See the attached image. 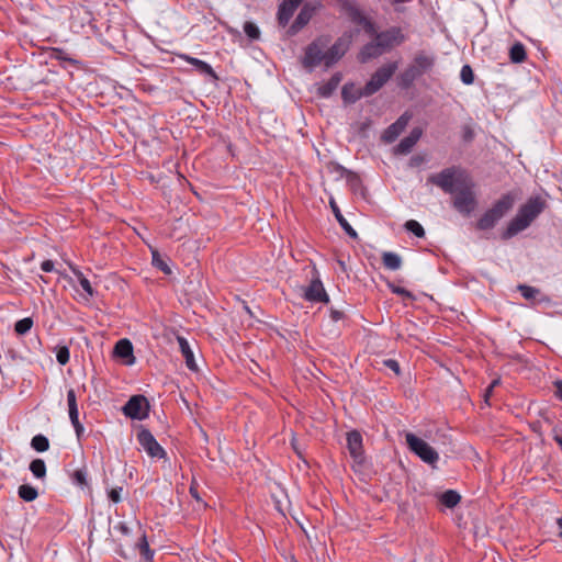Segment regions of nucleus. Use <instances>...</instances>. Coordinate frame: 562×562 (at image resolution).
<instances>
[{
  "label": "nucleus",
  "mask_w": 562,
  "mask_h": 562,
  "mask_svg": "<svg viewBox=\"0 0 562 562\" xmlns=\"http://www.w3.org/2000/svg\"><path fill=\"white\" fill-rule=\"evenodd\" d=\"M70 352L67 346H59L56 350V359L57 362L61 366H65L69 362Z\"/></svg>",
  "instance_id": "38"
},
{
  "label": "nucleus",
  "mask_w": 562,
  "mask_h": 562,
  "mask_svg": "<svg viewBox=\"0 0 562 562\" xmlns=\"http://www.w3.org/2000/svg\"><path fill=\"white\" fill-rule=\"evenodd\" d=\"M427 181L453 195V207L461 214L470 215L476 207L474 182L469 173L460 167H449L432 173Z\"/></svg>",
  "instance_id": "1"
},
{
  "label": "nucleus",
  "mask_w": 562,
  "mask_h": 562,
  "mask_svg": "<svg viewBox=\"0 0 562 562\" xmlns=\"http://www.w3.org/2000/svg\"><path fill=\"white\" fill-rule=\"evenodd\" d=\"M122 411L125 416L142 420L148 416L149 403L144 395H133L123 406Z\"/></svg>",
  "instance_id": "8"
},
{
  "label": "nucleus",
  "mask_w": 562,
  "mask_h": 562,
  "mask_svg": "<svg viewBox=\"0 0 562 562\" xmlns=\"http://www.w3.org/2000/svg\"><path fill=\"white\" fill-rule=\"evenodd\" d=\"M72 480L77 485H87L86 472L83 470H76L72 474Z\"/></svg>",
  "instance_id": "44"
},
{
  "label": "nucleus",
  "mask_w": 562,
  "mask_h": 562,
  "mask_svg": "<svg viewBox=\"0 0 562 562\" xmlns=\"http://www.w3.org/2000/svg\"><path fill=\"white\" fill-rule=\"evenodd\" d=\"M347 447L350 456L358 462L363 458L362 436L359 431L352 430L347 434Z\"/></svg>",
  "instance_id": "12"
},
{
  "label": "nucleus",
  "mask_w": 562,
  "mask_h": 562,
  "mask_svg": "<svg viewBox=\"0 0 562 562\" xmlns=\"http://www.w3.org/2000/svg\"><path fill=\"white\" fill-rule=\"evenodd\" d=\"M422 160H423V159H422V158H418V157H414V158H412V162H413L414 165H418L419 162H422Z\"/></svg>",
  "instance_id": "59"
},
{
  "label": "nucleus",
  "mask_w": 562,
  "mask_h": 562,
  "mask_svg": "<svg viewBox=\"0 0 562 562\" xmlns=\"http://www.w3.org/2000/svg\"><path fill=\"white\" fill-rule=\"evenodd\" d=\"M71 424H72V426H74V428L76 430L77 436L80 437L81 432L83 431V427L80 424L79 418H77V423L76 422H71Z\"/></svg>",
  "instance_id": "52"
},
{
  "label": "nucleus",
  "mask_w": 562,
  "mask_h": 562,
  "mask_svg": "<svg viewBox=\"0 0 562 562\" xmlns=\"http://www.w3.org/2000/svg\"><path fill=\"white\" fill-rule=\"evenodd\" d=\"M330 317L334 322H338L344 318V313L337 310H331Z\"/></svg>",
  "instance_id": "51"
},
{
  "label": "nucleus",
  "mask_w": 562,
  "mask_h": 562,
  "mask_svg": "<svg viewBox=\"0 0 562 562\" xmlns=\"http://www.w3.org/2000/svg\"><path fill=\"white\" fill-rule=\"evenodd\" d=\"M398 68L397 61H393L380 67L367 82L364 88V97H369L379 91L387 80L394 75Z\"/></svg>",
  "instance_id": "6"
},
{
  "label": "nucleus",
  "mask_w": 562,
  "mask_h": 562,
  "mask_svg": "<svg viewBox=\"0 0 562 562\" xmlns=\"http://www.w3.org/2000/svg\"><path fill=\"white\" fill-rule=\"evenodd\" d=\"M405 440L409 450L418 456L424 462L430 465H434L438 462V452L425 440L418 438L412 432L406 434Z\"/></svg>",
  "instance_id": "5"
},
{
  "label": "nucleus",
  "mask_w": 562,
  "mask_h": 562,
  "mask_svg": "<svg viewBox=\"0 0 562 562\" xmlns=\"http://www.w3.org/2000/svg\"><path fill=\"white\" fill-rule=\"evenodd\" d=\"M405 228L413 233L416 237H424L425 236V229L423 226L415 220H409L405 223Z\"/></svg>",
  "instance_id": "37"
},
{
  "label": "nucleus",
  "mask_w": 562,
  "mask_h": 562,
  "mask_svg": "<svg viewBox=\"0 0 562 562\" xmlns=\"http://www.w3.org/2000/svg\"><path fill=\"white\" fill-rule=\"evenodd\" d=\"M435 64L434 57L424 52L416 54L413 64L411 65L422 76L424 72L430 70Z\"/></svg>",
  "instance_id": "17"
},
{
  "label": "nucleus",
  "mask_w": 562,
  "mask_h": 562,
  "mask_svg": "<svg viewBox=\"0 0 562 562\" xmlns=\"http://www.w3.org/2000/svg\"><path fill=\"white\" fill-rule=\"evenodd\" d=\"M18 494L20 498L25 502H33L38 496L37 490L29 484L21 485L18 490Z\"/></svg>",
  "instance_id": "29"
},
{
  "label": "nucleus",
  "mask_w": 562,
  "mask_h": 562,
  "mask_svg": "<svg viewBox=\"0 0 562 562\" xmlns=\"http://www.w3.org/2000/svg\"><path fill=\"white\" fill-rule=\"evenodd\" d=\"M67 404H68V413L70 422H76L77 418H79V412H78V405H77V397L75 390L70 389L67 392Z\"/></svg>",
  "instance_id": "24"
},
{
  "label": "nucleus",
  "mask_w": 562,
  "mask_h": 562,
  "mask_svg": "<svg viewBox=\"0 0 562 562\" xmlns=\"http://www.w3.org/2000/svg\"><path fill=\"white\" fill-rule=\"evenodd\" d=\"M408 116L405 114L400 116L396 122L391 124L383 133L382 138L386 143L394 142L398 135L405 130L408 123Z\"/></svg>",
  "instance_id": "15"
},
{
  "label": "nucleus",
  "mask_w": 562,
  "mask_h": 562,
  "mask_svg": "<svg viewBox=\"0 0 562 562\" xmlns=\"http://www.w3.org/2000/svg\"><path fill=\"white\" fill-rule=\"evenodd\" d=\"M350 16L351 20L359 25H363L364 22L368 20V18L358 9L351 10Z\"/></svg>",
  "instance_id": "43"
},
{
  "label": "nucleus",
  "mask_w": 562,
  "mask_h": 562,
  "mask_svg": "<svg viewBox=\"0 0 562 562\" xmlns=\"http://www.w3.org/2000/svg\"><path fill=\"white\" fill-rule=\"evenodd\" d=\"M544 202L539 199H530L524 204L516 216L508 223L506 229L502 234L503 239H509L518 233L526 229L531 222L542 212Z\"/></svg>",
  "instance_id": "2"
},
{
  "label": "nucleus",
  "mask_w": 562,
  "mask_h": 562,
  "mask_svg": "<svg viewBox=\"0 0 562 562\" xmlns=\"http://www.w3.org/2000/svg\"><path fill=\"white\" fill-rule=\"evenodd\" d=\"M405 40L401 29L393 27L387 31L375 34V41L383 50L392 48L394 45L403 43Z\"/></svg>",
  "instance_id": "11"
},
{
  "label": "nucleus",
  "mask_w": 562,
  "mask_h": 562,
  "mask_svg": "<svg viewBox=\"0 0 562 562\" xmlns=\"http://www.w3.org/2000/svg\"><path fill=\"white\" fill-rule=\"evenodd\" d=\"M33 326V321L32 318L30 317H25V318H22L20 321H18L14 325V330L16 331V334L19 335H24L26 334L27 331H30V329L32 328Z\"/></svg>",
  "instance_id": "36"
},
{
  "label": "nucleus",
  "mask_w": 562,
  "mask_h": 562,
  "mask_svg": "<svg viewBox=\"0 0 562 562\" xmlns=\"http://www.w3.org/2000/svg\"><path fill=\"white\" fill-rule=\"evenodd\" d=\"M518 290L526 300H533L539 294V290L529 285H519Z\"/></svg>",
  "instance_id": "41"
},
{
  "label": "nucleus",
  "mask_w": 562,
  "mask_h": 562,
  "mask_svg": "<svg viewBox=\"0 0 562 562\" xmlns=\"http://www.w3.org/2000/svg\"><path fill=\"white\" fill-rule=\"evenodd\" d=\"M123 488L122 487H115V488H112L110 492H109V498L113 502V503H119L121 502V493H122Z\"/></svg>",
  "instance_id": "46"
},
{
  "label": "nucleus",
  "mask_w": 562,
  "mask_h": 562,
  "mask_svg": "<svg viewBox=\"0 0 562 562\" xmlns=\"http://www.w3.org/2000/svg\"><path fill=\"white\" fill-rule=\"evenodd\" d=\"M329 204H330V207L333 210V213L335 214V217L336 220L338 221V223L340 224V226L342 227V229L346 232V234L353 238V239H357L358 238V234L357 232L352 228V226L348 223V221L344 217V215L341 214L338 205L336 204V202L331 199L329 201Z\"/></svg>",
  "instance_id": "21"
},
{
  "label": "nucleus",
  "mask_w": 562,
  "mask_h": 562,
  "mask_svg": "<svg viewBox=\"0 0 562 562\" xmlns=\"http://www.w3.org/2000/svg\"><path fill=\"white\" fill-rule=\"evenodd\" d=\"M553 439H554V441L559 445V447L562 450V436L559 435V434H554Z\"/></svg>",
  "instance_id": "55"
},
{
  "label": "nucleus",
  "mask_w": 562,
  "mask_h": 562,
  "mask_svg": "<svg viewBox=\"0 0 562 562\" xmlns=\"http://www.w3.org/2000/svg\"><path fill=\"white\" fill-rule=\"evenodd\" d=\"M364 95V88H357L355 85H345L341 97L346 103H355Z\"/></svg>",
  "instance_id": "22"
},
{
  "label": "nucleus",
  "mask_w": 562,
  "mask_h": 562,
  "mask_svg": "<svg viewBox=\"0 0 562 562\" xmlns=\"http://www.w3.org/2000/svg\"><path fill=\"white\" fill-rule=\"evenodd\" d=\"M114 352L121 358H127L133 355L132 342L127 339H121L115 344Z\"/></svg>",
  "instance_id": "28"
},
{
  "label": "nucleus",
  "mask_w": 562,
  "mask_h": 562,
  "mask_svg": "<svg viewBox=\"0 0 562 562\" xmlns=\"http://www.w3.org/2000/svg\"><path fill=\"white\" fill-rule=\"evenodd\" d=\"M461 81L464 85H472L474 81V74L470 65H464L460 71Z\"/></svg>",
  "instance_id": "40"
},
{
  "label": "nucleus",
  "mask_w": 562,
  "mask_h": 562,
  "mask_svg": "<svg viewBox=\"0 0 562 562\" xmlns=\"http://www.w3.org/2000/svg\"><path fill=\"white\" fill-rule=\"evenodd\" d=\"M302 1L303 0H283L278 10V21L281 26H285L289 23L294 11Z\"/></svg>",
  "instance_id": "14"
},
{
  "label": "nucleus",
  "mask_w": 562,
  "mask_h": 562,
  "mask_svg": "<svg viewBox=\"0 0 562 562\" xmlns=\"http://www.w3.org/2000/svg\"><path fill=\"white\" fill-rule=\"evenodd\" d=\"M178 57L180 59L189 63L190 65H192L199 74L204 75V76H209L214 81L218 80V77H217L216 72L214 71L212 66L209 65L207 63H205V61H203L201 59H198L195 57H192V56H190L188 54H178Z\"/></svg>",
  "instance_id": "13"
},
{
  "label": "nucleus",
  "mask_w": 562,
  "mask_h": 562,
  "mask_svg": "<svg viewBox=\"0 0 562 562\" xmlns=\"http://www.w3.org/2000/svg\"><path fill=\"white\" fill-rule=\"evenodd\" d=\"M52 57L59 61H66L74 66H78L79 61L72 57L69 56V54L64 50L63 48L55 47L52 49Z\"/></svg>",
  "instance_id": "31"
},
{
  "label": "nucleus",
  "mask_w": 562,
  "mask_h": 562,
  "mask_svg": "<svg viewBox=\"0 0 562 562\" xmlns=\"http://www.w3.org/2000/svg\"><path fill=\"white\" fill-rule=\"evenodd\" d=\"M499 384V379H495L492 381V383L490 384L491 389H494L495 386H497Z\"/></svg>",
  "instance_id": "58"
},
{
  "label": "nucleus",
  "mask_w": 562,
  "mask_h": 562,
  "mask_svg": "<svg viewBox=\"0 0 562 562\" xmlns=\"http://www.w3.org/2000/svg\"><path fill=\"white\" fill-rule=\"evenodd\" d=\"M151 262H153V266L156 267L157 269L161 270L165 274H170L171 273V269L170 267L168 266V263L160 257L159 252L157 250H153L151 251Z\"/></svg>",
  "instance_id": "35"
},
{
  "label": "nucleus",
  "mask_w": 562,
  "mask_h": 562,
  "mask_svg": "<svg viewBox=\"0 0 562 562\" xmlns=\"http://www.w3.org/2000/svg\"><path fill=\"white\" fill-rule=\"evenodd\" d=\"M31 447L37 452H45L49 448V441L44 435H36L31 440Z\"/></svg>",
  "instance_id": "32"
},
{
  "label": "nucleus",
  "mask_w": 562,
  "mask_h": 562,
  "mask_svg": "<svg viewBox=\"0 0 562 562\" xmlns=\"http://www.w3.org/2000/svg\"><path fill=\"white\" fill-rule=\"evenodd\" d=\"M137 440L142 448L147 452L151 458H165L166 451L155 439L153 434L148 429H142L137 434Z\"/></svg>",
  "instance_id": "10"
},
{
  "label": "nucleus",
  "mask_w": 562,
  "mask_h": 562,
  "mask_svg": "<svg viewBox=\"0 0 562 562\" xmlns=\"http://www.w3.org/2000/svg\"><path fill=\"white\" fill-rule=\"evenodd\" d=\"M557 524L559 527V536L562 538V517L558 518Z\"/></svg>",
  "instance_id": "57"
},
{
  "label": "nucleus",
  "mask_w": 562,
  "mask_h": 562,
  "mask_svg": "<svg viewBox=\"0 0 562 562\" xmlns=\"http://www.w3.org/2000/svg\"><path fill=\"white\" fill-rule=\"evenodd\" d=\"M439 499L446 507L453 508L460 503L461 496L458 492L448 490L440 495Z\"/></svg>",
  "instance_id": "25"
},
{
  "label": "nucleus",
  "mask_w": 562,
  "mask_h": 562,
  "mask_svg": "<svg viewBox=\"0 0 562 562\" xmlns=\"http://www.w3.org/2000/svg\"><path fill=\"white\" fill-rule=\"evenodd\" d=\"M383 49L378 44L376 41L371 42L362 47L358 55V59L360 63H367L372 58H376L383 54Z\"/></svg>",
  "instance_id": "18"
},
{
  "label": "nucleus",
  "mask_w": 562,
  "mask_h": 562,
  "mask_svg": "<svg viewBox=\"0 0 562 562\" xmlns=\"http://www.w3.org/2000/svg\"><path fill=\"white\" fill-rule=\"evenodd\" d=\"M555 395L562 401V381L555 382Z\"/></svg>",
  "instance_id": "53"
},
{
  "label": "nucleus",
  "mask_w": 562,
  "mask_h": 562,
  "mask_svg": "<svg viewBox=\"0 0 562 562\" xmlns=\"http://www.w3.org/2000/svg\"><path fill=\"white\" fill-rule=\"evenodd\" d=\"M328 43V36H319L313 41L305 49V54L302 59L303 66L310 70L321 64L326 66V52H324V48L327 47Z\"/></svg>",
  "instance_id": "4"
},
{
  "label": "nucleus",
  "mask_w": 562,
  "mask_h": 562,
  "mask_svg": "<svg viewBox=\"0 0 562 562\" xmlns=\"http://www.w3.org/2000/svg\"><path fill=\"white\" fill-rule=\"evenodd\" d=\"M514 199L509 194L503 195L487 210L476 223L481 231L491 229L513 207Z\"/></svg>",
  "instance_id": "3"
},
{
  "label": "nucleus",
  "mask_w": 562,
  "mask_h": 562,
  "mask_svg": "<svg viewBox=\"0 0 562 562\" xmlns=\"http://www.w3.org/2000/svg\"><path fill=\"white\" fill-rule=\"evenodd\" d=\"M189 492H190V495L196 501V502H202L201 497H200V494L198 492V485L196 483L193 481L190 485V488H189Z\"/></svg>",
  "instance_id": "47"
},
{
  "label": "nucleus",
  "mask_w": 562,
  "mask_h": 562,
  "mask_svg": "<svg viewBox=\"0 0 562 562\" xmlns=\"http://www.w3.org/2000/svg\"><path fill=\"white\" fill-rule=\"evenodd\" d=\"M362 27L364 29V31L370 34V35H375L378 34L376 31H375V26L374 24L368 19L364 24L362 25Z\"/></svg>",
  "instance_id": "48"
},
{
  "label": "nucleus",
  "mask_w": 562,
  "mask_h": 562,
  "mask_svg": "<svg viewBox=\"0 0 562 562\" xmlns=\"http://www.w3.org/2000/svg\"><path fill=\"white\" fill-rule=\"evenodd\" d=\"M312 16H313V9L305 5L300 11V13L295 18L294 22L290 26V33L291 34L297 33L301 29H303L311 21Z\"/></svg>",
  "instance_id": "20"
},
{
  "label": "nucleus",
  "mask_w": 562,
  "mask_h": 562,
  "mask_svg": "<svg viewBox=\"0 0 562 562\" xmlns=\"http://www.w3.org/2000/svg\"><path fill=\"white\" fill-rule=\"evenodd\" d=\"M422 136L420 128H414L411 131L409 135L404 137L395 147V153L405 155L408 154L412 148L416 145Z\"/></svg>",
  "instance_id": "16"
},
{
  "label": "nucleus",
  "mask_w": 562,
  "mask_h": 562,
  "mask_svg": "<svg viewBox=\"0 0 562 562\" xmlns=\"http://www.w3.org/2000/svg\"><path fill=\"white\" fill-rule=\"evenodd\" d=\"M385 366L393 370L396 374L400 373V366L396 360L389 359L384 361Z\"/></svg>",
  "instance_id": "49"
},
{
  "label": "nucleus",
  "mask_w": 562,
  "mask_h": 562,
  "mask_svg": "<svg viewBox=\"0 0 562 562\" xmlns=\"http://www.w3.org/2000/svg\"><path fill=\"white\" fill-rule=\"evenodd\" d=\"M420 75L417 70H415L412 66H409L402 75H401V85L405 88L409 87L416 78Z\"/></svg>",
  "instance_id": "34"
},
{
  "label": "nucleus",
  "mask_w": 562,
  "mask_h": 562,
  "mask_svg": "<svg viewBox=\"0 0 562 562\" xmlns=\"http://www.w3.org/2000/svg\"><path fill=\"white\" fill-rule=\"evenodd\" d=\"M329 81H330L331 83H334V85H335V87L337 88V87H338V85H339V82H340V76H339V75H334V76L329 79Z\"/></svg>",
  "instance_id": "54"
},
{
  "label": "nucleus",
  "mask_w": 562,
  "mask_h": 562,
  "mask_svg": "<svg viewBox=\"0 0 562 562\" xmlns=\"http://www.w3.org/2000/svg\"><path fill=\"white\" fill-rule=\"evenodd\" d=\"M30 470L36 479H44L46 476V464L42 459H35L30 463Z\"/></svg>",
  "instance_id": "30"
},
{
  "label": "nucleus",
  "mask_w": 562,
  "mask_h": 562,
  "mask_svg": "<svg viewBox=\"0 0 562 562\" xmlns=\"http://www.w3.org/2000/svg\"><path fill=\"white\" fill-rule=\"evenodd\" d=\"M244 32L246 33V35L255 41V40H259L260 37V30L258 29V26L252 23V22H246L244 24Z\"/></svg>",
  "instance_id": "39"
},
{
  "label": "nucleus",
  "mask_w": 562,
  "mask_h": 562,
  "mask_svg": "<svg viewBox=\"0 0 562 562\" xmlns=\"http://www.w3.org/2000/svg\"><path fill=\"white\" fill-rule=\"evenodd\" d=\"M336 90V87L334 83H331L329 80L322 86L318 87V94L328 98L333 94V92Z\"/></svg>",
  "instance_id": "42"
},
{
  "label": "nucleus",
  "mask_w": 562,
  "mask_h": 562,
  "mask_svg": "<svg viewBox=\"0 0 562 562\" xmlns=\"http://www.w3.org/2000/svg\"><path fill=\"white\" fill-rule=\"evenodd\" d=\"M71 271L78 279V282H79L80 286L82 288V290L86 292L87 299L92 297L94 295V290H93L90 281L85 277V274L79 269L71 267Z\"/></svg>",
  "instance_id": "26"
},
{
  "label": "nucleus",
  "mask_w": 562,
  "mask_h": 562,
  "mask_svg": "<svg viewBox=\"0 0 562 562\" xmlns=\"http://www.w3.org/2000/svg\"><path fill=\"white\" fill-rule=\"evenodd\" d=\"M382 263L386 269L395 271L402 267V258L395 252L385 251L382 255Z\"/></svg>",
  "instance_id": "23"
},
{
  "label": "nucleus",
  "mask_w": 562,
  "mask_h": 562,
  "mask_svg": "<svg viewBox=\"0 0 562 562\" xmlns=\"http://www.w3.org/2000/svg\"><path fill=\"white\" fill-rule=\"evenodd\" d=\"M136 546H137V548H138V550H139L140 554L144 557V559H145L146 561H150V560L153 559V557H154V551H153V550H150V548H149V543H148L147 538H146V536H145V535H143V536L140 537V539L138 540V542H137V544H136Z\"/></svg>",
  "instance_id": "33"
},
{
  "label": "nucleus",
  "mask_w": 562,
  "mask_h": 562,
  "mask_svg": "<svg viewBox=\"0 0 562 562\" xmlns=\"http://www.w3.org/2000/svg\"><path fill=\"white\" fill-rule=\"evenodd\" d=\"M527 54L525 46L521 43H515L509 49V58L515 64H520L526 60Z\"/></svg>",
  "instance_id": "27"
},
{
  "label": "nucleus",
  "mask_w": 562,
  "mask_h": 562,
  "mask_svg": "<svg viewBox=\"0 0 562 562\" xmlns=\"http://www.w3.org/2000/svg\"><path fill=\"white\" fill-rule=\"evenodd\" d=\"M493 390H494V389H491V386H490V385H488V387L485 390V393H484L485 401H487V398L492 395Z\"/></svg>",
  "instance_id": "56"
},
{
  "label": "nucleus",
  "mask_w": 562,
  "mask_h": 562,
  "mask_svg": "<svg viewBox=\"0 0 562 562\" xmlns=\"http://www.w3.org/2000/svg\"><path fill=\"white\" fill-rule=\"evenodd\" d=\"M389 288L395 294H398V295H402V296L408 297V299L413 297L412 293L409 291H407L406 289H404V288L394 285L393 283H389Z\"/></svg>",
  "instance_id": "45"
},
{
  "label": "nucleus",
  "mask_w": 562,
  "mask_h": 562,
  "mask_svg": "<svg viewBox=\"0 0 562 562\" xmlns=\"http://www.w3.org/2000/svg\"><path fill=\"white\" fill-rule=\"evenodd\" d=\"M177 341L179 344L180 351H181L182 356L184 357L186 364H187L188 369L195 371L198 369V367H196V363L194 360L193 351H192L188 340L182 336H178Z\"/></svg>",
  "instance_id": "19"
},
{
  "label": "nucleus",
  "mask_w": 562,
  "mask_h": 562,
  "mask_svg": "<svg viewBox=\"0 0 562 562\" xmlns=\"http://www.w3.org/2000/svg\"><path fill=\"white\" fill-rule=\"evenodd\" d=\"M312 279L307 286L303 288V297L308 302L328 303L329 296L326 293L319 273L315 266L311 270Z\"/></svg>",
  "instance_id": "7"
},
{
  "label": "nucleus",
  "mask_w": 562,
  "mask_h": 562,
  "mask_svg": "<svg viewBox=\"0 0 562 562\" xmlns=\"http://www.w3.org/2000/svg\"><path fill=\"white\" fill-rule=\"evenodd\" d=\"M351 42L352 34L345 33L326 50L327 68L335 65L348 52Z\"/></svg>",
  "instance_id": "9"
},
{
  "label": "nucleus",
  "mask_w": 562,
  "mask_h": 562,
  "mask_svg": "<svg viewBox=\"0 0 562 562\" xmlns=\"http://www.w3.org/2000/svg\"><path fill=\"white\" fill-rule=\"evenodd\" d=\"M44 272H52L54 270V262L52 260H44L41 265Z\"/></svg>",
  "instance_id": "50"
}]
</instances>
